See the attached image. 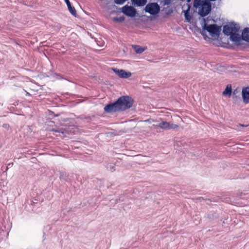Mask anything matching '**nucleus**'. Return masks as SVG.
I'll list each match as a JSON object with an SVG mask.
<instances>
[{
	"label": "nucleus",
	"instance_id": "obj_1",
	"mask_svg": "<svg viewBox=\"0 0 249 249\" xmlns=\"http://www.w3.org/2000/svg\"><path fill=\"white\" fill-rule=\"evenodd\" d=\"M240 30V26L238 24L232 21L229 24L223 26V33L226 36H230V40L237 45L240 44L242 39V35L240 36L237 33Z\"/></svg>",
	"mask_w": 249,
	"mask_h": 249
},
{
	"label": "nucleus",
	"instance_id": "obj_2",
	"mask_svg": "<svg viewBox=\"0 0 249 249\" xmlns=\"http://www.w3.org/2000/svg\"><path fill=\"white\" fill-rule=\"evenodd\" d=\"M194 7L199 8L198 14L203 18L207 16L212 10L211 3L208 0H194Z\"/></svg>",
	"mask_w": 249,
	"mask_h": 249
},
{
	"label": "nucleus",
	"instance_id": "obj_3",
	"mask_svg": "<svg viewBox=\"0 0 249 249\" xmlns=\"http://www.w3.org/2000/svg\"><path fill=\"white\" fill-rule=\"evenodd\" d=\"M117 103L118 109H129L133 106L134 100L132 97L125 95L120 97Z\"/></svg>",
	"mask_w": 249,
	"mask_h": 249
},
{
	"label": "nucleus",
	"instance_id": "obj_4",
	"mask_svg": "<svg viewBox=\"0 0 249 249\" xmlns=\"http://www.w3.org/2000/svg\"><path fill=\"white\" fill-rule=\"evenodd\" d=\"M202 21L204 22L202 28L204 30L208 32L212 37H218L220 34L221 31V27L218 26L216 24L207 25L206 20L205 18H203Z\"/></svg>",
	"mask_w": 249,
	"mask_h": 249
},
{
	"label": "nucleus",
	"instance_id": "obj_5",
	"mask_svg": "<svg viewBox=\"0 0 249 249\" xmlns=\"http://www.w3.org/2000/svg\"><path fill=\"white\" fill-rule=\"evenodd\" d=\"M160 6L157 2H149L144 8V11L152 16H157L160 12Z\"/></svg>",
	"mask_w": 249,
	"mask_h": 249
},
{
	"label": "nucleus",
	"instance_id": "obj_6",
	"mask_svg": "<svg viewBox=\"0 0 249 249\" xmlns=\"http://www.w3.org/2000/svg\"><path fill=\"white\" fill-rule=\"evenodd\" d=\"M122 12L125 15L130 17H135L137 13L136 9L133 6L127 5L124 6L122 8Z\"/></svg>",
	"mask_w": 249,
	"mask_h": 249
},
{
	"label": "nucleus",
	"instance_id": "obj_7",
	"mask_svg": "<svg viewBox=\"0 0 249 249\" xmlns=\"http://www.w3.org/2000/svg\"><path fill=\"white\" fill-rule=\"evenodd\" d=\"M113 70L117 75L122 78H127L131 75L130 72H126L124 70H119L116 68L113 69Z\"/></svg>",
	"mask_w": 249,
	"mask_h": 249
},
{
	"label": "nucleus",
	"instance_id": "obj_8",
	"mask_svg": "<svg viewBox=\"0 0 249 249\" xmlns=\"http://www.w3.org/2000/svg\"><path fill=\"white\" fill-rule=\"evenodd\" d=\"M242 97L243 102L245 104L249 103V87L243 88L242 91Z\"/></svg>",
	"mask_w": 249,
	"mask_h": 249
},
{
	"label": "nucleus",
	"instance_id": "obj_9",
	"mask_svg": "<svg viewBox=\"0 0 249 249\" xmlns=\"http://www.w3.org/2000/svg\"><path fill=\"white\" fill-rule=\"evenodd\" d=\"M65 2H66L67 6H68V9L70 11V12L71 13V14L73 15V16H74L75 17H76V11L74 8V7H72L71 5V3L70 1L69 0H65Z\"/></svg>",
	"mask_w": 249,
	"mask_h": 249
},
{
	"label": "nucleus",
	"instance_id": "obj_10",
	"mask_svg": "<svg viewBox=\"0 0 249 249\" xmlns=\"http://www.w3.org/2000/svg\"><path fill=\"white\" fill-rule=\"evenodd\" d=\"M242 37L243 40L249 42V28H246L244 29Z\"/></svg>",
	"mask_w": 249,
	"mask_h": 249
},
{
	"label": "nucleus",
	"instance_id": "obj_11",
	"mask_svg": "<svg viewBox=\"0 0 249 249\" xmlns=\"http://www.w3.org/2000/svg\"><path fill=\"white\" fill-rule=\"evenodd\" d=\"M131 2L135 6L142 7L146 4L147 0H131Z\"/></svg>",
	"mask_w": 249,
	"mask_h": 249
},
{
	"label": "nucleus",
	"instance_id": "obj_12",
	"mask_svg": "<svg viewBox=\"0 0 249 249\" xmlns=\"http://www.w3.org/2000/svg\"><path fill=\"white\" fill-rule=\"evenodd\" d=\"M133 48L137 53L141 54L147 49V47H141L139 45H133Z\"/></svg>",
	"mask_w": 249,
	"mask_h": 249
},
{
	"label": "nucleus",
	"instance_id": "obj_13",
	"mask_svg": "<svg viewBox=\"0 0 249 249\" xmlns=\"http://www.w3.org/2000/svg\"><path fill=\"white\" fill-rule=\"evenodd\" d=\"M232 94L231 85L228 84L225 90L223 91L222 94L224 96H231Z\"/></svg>",
	"mask_w": 249,
	"mask_h": 249
},
{
	"label": "nucleus",
	"instance_id": "obj_14",
	"mask_svg": "<svg viewBox=\"0 0 249 249\" xmlns=\"http://www.w3.org/2000/svg\"><path fill=\"white\" fill-rule=\"evenodd\" d=\"M232 98L234 100H239L240 101H241V98H240V89L238 88H237L232 92Z\"/></svg>",
	"mask_w": 249,
	"mask_h": 249
},
{
	"label": "nucleus",
	"instance_id": "obj_15",
	"mask_svg": "<svg viewBox=\"0 0 249 249\" xmlns=\"http://www.w3.org/2000/svg\"><path fill=\"white\" fill-rule=\"evenodd\" d=\"M58 116L57 117H59L58 118V121L62 124V122H66L69 120V118L67 117L66 114L63 113H58Z\"/></svg>",
	"mask_w": 249,
	"mask_h": 249
},
{
	"label": "nucleus",
	"instance_id": "obj_16",
	"mask_svg": "<svg viewBox=\"0 0 249 249\" xmlns=\"http://www.w3.org/2000/svg\"><path fill=\"white\" fill-rule=\"evenodd\" d=\"M46 117L48 119H52L54 117H57L58 113H55L54 112L52 111L51 110H47V112L45 113Z\"/></svg>",
	"mask_w": 249,
	"mask_h": 249
},
{
	"label": "nucleus",
	"instance_id": "obj_17",
	"mask_svg": "<svg viewBox=\"0 0 249 249\" xmlns=\"http://www.w3.org/2000/svg\"><path fill=\"white\" fill-rule=\"evenodd\" d=\"M190 8V5H189L188 9L186 10L183 11V12L184 13L185 19L188 22H190L191 20L192 19V17L189 13Z\"/></svg>",
	"mask_w": 249,
	"mask_h": 249
},
{
	"label": "nucleus",
	"instance_id": "obj_18",
	"mask_svg": "<svg viewBox=\"0 0 249 249\" xmlns=\"http://www.w3.org/2000/svg\"><path fill=\"white\" fill-rule=\"evenodd\" d=\"M52 131L55 133H59L63 134L67 133V130L65 128L63 127H58L56 126L52 128Z\"/></svg>",
	"mask_w": 249,
	"mask_h": 249
},
{
	"label": "nucleus",
	"instance_id": "obj_19",
	"mask_svg": "<svg viewBox=\"0 0 249 249\" xmlns=\"http://www.w3.org/2000/svg\"><path fill=\"white\" fill-rule=\"evenodd\" d=\"M118 105L117 103V100L112 103H110L107 105H106L104 109H118Z\"/></svg>",
	"mask_w": 249,
	"mask_h": 249
},
{
	"label": "nucleus",
	"instance_id": "obj_20",
	"mask_svg": "<svg viewBox=\"0 0 249 249\" xmlns=\"http://www.w3.org/2000/svg\"><path fill=\"white\" fill-rule=\"evenodd\" d=\"M158 126L162 129H168L170 127V123L166 121H162L159 124Z\"/></svg>",
	"mask_w": 249,
	"mask_h": 249
},
{
	"label": "nucleus",
	"instance_id": "obj_21",
	"mask_svg": "<svg viewBox=\"0 0 249 249\" xmlns=\"http://www.w3.org/2000/svg\"><path fill=\"white\" fill-rule=\"evenodd\" d=\"M106 167L107 169L111 172H113L115 170V164L114 163H108L106 165Z\"/></svg>",
	"mask_w": 249,
	"mask_h": 249
},
{
	"label": "nucleus",
	"instance_id": "obj_22",
	"mask_svg": "<svg viewBox=\"0 0 249 249\" xmlns=\"http://www.w3.org/2000/svg\"><path fill=\"white\" fill-rule=\"evenodd\" d=\"M60 179L61 180L63 181H68V176L66 172H62L60 173Z\"/></svg>",
	"mask_w": 249,
	"mask_h": 249
},
{
	"label": "nucleus",
	"instance_id": "obj_23",
	"mask_svg": "<svg viewBox=\"0 0 249 249\" xmlns=\"http://www.w3.org/2000/svg\"><path fill=\"white\" fill-rule=\"evenodd\" d=\"M125 17L124 16H121L120 17H114L113 18V21L114 22H121L124 20Z\"/></svg>",
	"mask_w": 249,
	"mask_h": 249
},
{
	"label": "nucleus",
	"instance_id": "obj_24",
	"mask_svg": "<svg viewBox=\"0 0 249 249\" xmlns=\"http://www.w3.org/2000/svg\"><path fill=\"white\" fill-rule=\"evenodd\" d=\"M217 217V214L216 213H210L207 214V218L210 220H212Z\"/></svg>",
	"mask_w": 249,
	"mask_h": 249
},
{
	"label": "nucleus",
	"instance_id": "obj_25",
	"mask_svg": "<svg viewBox=\"0 0 249 249\" xmlns=\"http://www.w3.org/2000/svg\"><path fill=\"white\" fill-rule=\"evenodd\" d=\"M127 0H114V2L117 4H123Z\"/></svg>",
	"mask_w": 249,
	"mask_h": 249
},
{
	"label": "nucleus",
	"instance_id": "obj_26",
	"mask_svg": "<svg viewBox=\"0 0 249 249\" xmlns=\"http://www.w3.org/2000/svg\"><path fill=\"white\" fill-rule=\"evenodd\" d=\"M178 125L176 124H170V127H169L168 129H175L178 128Z\"/></svg>",
	"mask_w": 249,
	"mask_h": 249
},
{
	"label": "nucleus",
	"instance_id": "obj_27",
	"mask_svg": "<svg viewBox=\"0 0 249 249\" xmlns=\"http://www.w3.org/2000/svg\"><path fill=\"white\" fill-rule=\"evenodd\" d=\"M205 31H206V30H204L203 29V31L201 32V35L203 36V37H204V38L205 39H206V37H207V35H206V32H205Z\"/></svg>",
	"mask_w": 249,
	"mask_h": 249
},
{
	"label": "nucleus",
	"instance_id": "obj_28",
	"mask_svg": "<svg viewBox=\"0 0 249 249\" xmlns=\"http://www.w3.org/2000/svg\"><path fill=\"white\" fill-rule=\"evenodd\" d=\"M121 110H105V111L107 113H113L117 111H120Z\"/></svg>",
	"mask_w": 249,
	"mask_h": 249
},
{
	"label": "nucleus",
	"instance_id": "obj_29",
	"mask_svg": "<svg viewBox=\"0 0 249 249\" xmlns=\"http://www.w3.org/2000/svg\"><path fill=\"white\" fill-rule=\"evenodd\" d=\"M2 127H3V128H5V129H8L9 128L10 126H9V125L8 124H4L2 125Z\"/></svg>",
	"mask_w": 249,
	"mask_h": 249
},
{
	"label": "nucleus",
	"instance_id": "obj_30",
	"mask_svg": "<svg viewBox=\"0 0 249 249\" xmlns=\"http://www.w3.org/2000/svg\"><path fill=\"white\" fill-rule=\"evenodd\" d=\"M173 13V10L172 9H168L167 12H166V14L167 15H169L170 14H171L172 13Z\"/></svg>",
	"mask_w": 249,
	"mask_h": 249
},
{
	"label": "nucleus",
	"instance_id": "obj_31",
	"mask_svg": "<svg viewBox=\"0 0 249 249\" xmlns=\"http://www.w3.org/2000/svg\"><path fill=\"white\" fill-rule=\"evenodd\" d=\"M170 0H164L165 1V4H169L170 3Z\"/></svg>",
	"mask_w": 249,
	"mask_h": 249
},
{
	"label": "nucleus",
	"instance_id": "obj_32",
	"mask_svg": "<svg viewBox=\"0 0 249 249\" xmlns=\"http://www.w3.org/2000/svg\"><path fill=\"white\" fill-rule=\"evenodd\" d=\"M12 165H13V163H12V162H11V163H8V165H7V168H8V167H11Z\"/></svg>",
	"mask_w": 249,
	"mask_h": 249
},
{
	"label": "nucleus",
	"instance_id": "obj_33",
	"mask_svg": "<svg viewBox=\"0 0 249 249\" xmlns=\"http://www.w3.org/2000/svg\"><path fill=\"white\" fill-rule=\"evenodd\" d=\"M243 127H247L248 126V124H246V125H244V124H240Z\"/></svg>",
	"mask_w": 249,
	"mask_h": 249
},
{
	"label": "nucleus",
	"instance_id": "obj_34",
	"mask_svg": "<svg viewBox=\"0 0 249 249\" xmlns=\"http://www.w3.org/2000/svg\"><path fill=\"white\" fill-rule=\"evenodd\" d=\"M13 105H14L15 106H16V105H18V103L17 102H15L13 104Z\"/></svg>",
	"mask_w": 249,
	"mask_h": 249
},
{
	"label": "nucleus",
	"instance_id": "obj_35",
	"mask_svg": "<svg viewBox=\"0 0 249 249\" xmlns=\"http://www.w3.org/2000/svg\"><path fill=\"white\" fill-rule=\"evenodd\" d=\"M187 0V1L188 2H190L191 1V0Z\"/></svg>",
	"mask_w": 249,
	"mask_h": 249
},
{
	"label": "nucleus",
	"instance_id": "obj_36",
	"mask_svg": "<svg viewBox=\"0 0 249 249\" xmlns=\"http://www.w3.org/2000/svg\"><path fill=\"white\" fill-rule=\"evenodd\" d=\"M145 122H149V120H145L144 121Z\"/></svg>",
	"mask_w": 249,
	"mask_h": 249
},
{
	"label": "nucleus",
	"instance_id": "obj_37",
	"mask_svg": "<svg viewBox=\"0 0 249 249\" xmlns=\"http://www.w3.org/2000/svg\"><path fill=\"white\" fill-rule=\"evenodd\" d=\"M116 203H117L118 202L117 199L116 200Z\"/></svg>",
	"mask_w": 249,
	"mask_h": 249
}]
</instances>
